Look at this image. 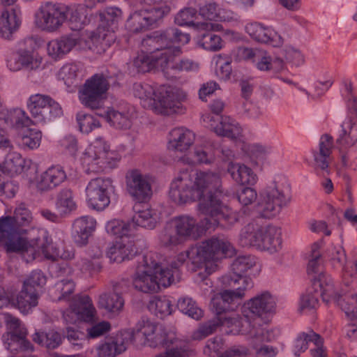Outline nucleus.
Here are the masks:
<instances>
[{
	"label": "nucleus",
	"mask_w": 357,
	"mask_h": 357,
	"mask_svg": "<svg viewBox=\"0 0 357 357\" xmlns=\"http://www.w3.org/2000/svg\"><path fill=\"white\" fill-rule=\"evenodd\" d=\"M141 207L140 203L134 206L135 213L130 222L131 227L137 226L149 229H154L157 224L155 214H153L149 208L141 209Z\"/></svg>",
	"instance_id": "ea45409f"
},
{
	"label": "nucleus",
	"mask_w": 357,
	"mask_h": 357,
	"mask_svg": "<svg viewBox=\"0 0 357 357\" xmlns=\"http://www.w3.org/2000/svg\"><path fill=\"white\" fill-rule=\"evenodd\" d=\"M105 118L110 126L119 130H126L131 127L132 121L128 111H119L114 108L109 109Z\"/></svg>",
	"instance_id": "a18cd8bd"
},
{
	"label": "nucleus",
	"mask_w": 357,
	"mask_h": 357,
	"mask_svg": "<svg viewBox=\"0 0 357 357\" xmlns=\"http://www.w3.org/2000/svg\"><path fill=\"white\" fill-rule=\"evenodd\" d=\"M337 305L340 307L351 321L357 319V294L344 291Z\"/></svg>",
	"instance_id": "864d4df0"
},
{
	"label": "nucleus",
	"mask_w": 357,
	"mask_h": 357,
	"mask_svg": "<svg viewBox=\"0 0 357 357\" xmlns=\"http://www.w3.org/2000/svg\"><path fill=\"white\" fill-rule=\"evenodd\" d=\"M244 296L243 289L241 288H237L236 291L223 290L217 294L211 300V305L216 318L235 311L241 305Z\"/></svg>",
	"instance_id": "aec40b11"
},
{
	"label": "nucleus",
	"mask_w": 357,
	"mask_h": 357,
	"mask_svg": "<svg viewBox=\"0 0 357 357\" xmlns=\"http://www.w3.org/2000/svg\"><path fill=\"white\" fill-rule=\"evenodd\" d=\"M21 24L16 10L3 11L0 17V36L10 40Z\"/></svg>",
	"instance_id": "58836bf2"
},
{
	"label": "nucleus",
	"mask_w": 357,
	"mask_h": 357,
	"mask_svg": "<svg viewBox=\"0 0 357 357\" xmlns=\"http://www.w3.org/2000/svg\"><path fill=\"white\" fill-rule=\"evenodd\" d=\"M197 14V10L191 6L185 7L181 10L175 17V22L179 26L196 27L198 30H221V24L211 22H194Z\"/></svg>",
	"instance_id": "c85d7f7f"
},
{
	"label": "nucleus",
	"mask_w": 357,
	"mask_h": 357,
	"mask_svg": "<svg viewBox=\"0 0 357 357\" xmlns=\"http://www.w3.org/2000/svg\"><path fill=\"white\" fill-rule=\"evenodd\" d=\"M282 231L280 227L272 225L263 226V232L258 244L259 250L273 254L282 249Z\"/></svg>",
	"instance_id": "bb28decb"
},
{
	"label": "nucleus",
	"mask_w": 357,
	"mask_h": 357,
	"mask_svg": "<svg viewBox=\"0 0 357 357\" xmlns=\"http://www.w3.org/2000/svg\"><path fill=\"white\" fill-rule=\"evenodd\" d=\"M68 26L73 31H80L89 23L86 9L84 6H68Z\"/></svg>",
	"instance_id": "49530a36"
},
{
	"label": "nucleus",
	"mask_w": 357,
	"mask_h": 357,
	"mask_svg": "<svg viewBox=\"0 0 357 357\" xmlns=\"http://www.w3.org/2000/svg\"><path fill=\"white\" fill-rule=\"evenodd\" d=\"M33 221L32 213L24 203L15 208L13 216H6L1 219L0 228H4L6 231V237L14 244H19V249L11 252L28 251L29 248H35L36 241L31 243L27 238L23 236L26 229L22 228L31 225Z\"/></svg>",
	"instance_id": "20e7f679"
},
{
	"label": "nucleus",
	"mask_w": 357,
	"mask_h": 357,
	"mask_svg": "<svg viewBox=\"0 0 357 357\" xmlns=\"http://www.w3.org/2000/svg\"><path fill=\"white\" fill-rule=\"evenodd\" d=\"M172 222L183 241L188 238L197 239L202 232L196 220L187 215L174 217Z\"/></svg>",
	"instance_id": "7c9ffc66"
},
{
	"label": "nucleus",
	"mask_w": 357,
	"mask_h": 357,
	"mask_svg": "<svg viewBox=\"0 0 357 357\" xmlns=\"http://www.w3.org/2000/svg\"><path fill=\"white\" fill-rule=\"evenodd\" d=\"M56 208L61 214H67L76 208L73 192L69 188H63L56 196Z\"/></svg>",
	"instance_id": "4d7b16f0"
},
{
	"label": "nucleus",
	"mask_w": 357,
	"mask_h": 357,
	"mask_svg": "<svg viewBox=\"0 0 357 357\" xmlns=\"http://www.w3.org/2000/svg\"><path fill=\"white\" fill-rule=\"evenodd\" d=\"M41 59L34 58L33 52L27 50H19L7 60V66L11 71L25 69L29 71L40 68Z\"/></svg>",
	"instance_id": "393cba45"
},
{
	"label": "nucleus",
	"mask_w": 357,
	"mask_h": 357,
	"mask_svg": "<svg viewBox=\"0 0 357 357\" xmlns=\"http://www.w3.org/2000/svg\"><path fill=\"white\" fill-rule=\"evenodd\" d=\"M263 232V225L254 220L246 225L241 230L238 241L243 247H255L258 249L260 238Z\"/></svg>",
	"instance_id": "c9c22d12"
},
{
	"label": "nucleus",
	"mask_w": 357,
	"mask_h": 357,
	"mask_svg": "<svg viewBox=\"0 0 357 357\" xmlns=\"http://www.w3.org/2000/svg\"><path fill=\"white\" fill-rule=\"evenodd\" d=\"M79 67L75 63H67L59 70L57 77L63 81L65 84L70 86L77 80Z\"/></svg>",
	"instance_id": "774afa93"
},
{
	"label": "nucleus",
	"mask_w": 357,
	"mask_h": 357,
	"mask_svg": "<svg viewBox=\"0 0 357 357\" xmlns=\"http://www.w3.org/2000/svg\"><path fill=\"white\" fill-rule=\"evenodd\" d=\"M126 349V345L121 339L107 340L96 349L98 357H116Z\"/></svg>",
	"instance_id": "3c124183"
},
{
	"label": "nucleus",
	"mask_w": 357,
	"mask_h": 357,
	"mask_svg": "<svg viewBox=\"0 0 357 357\" xmlns=\"http://www.w3.org/2000/svg\"><path fill=\"white\" fill-rule=\"evenodd\" d=\"M173 274L165 271L150 253L142 257L132 276L134 288L144 293H155L160 287H167L172 284Z\"/></svg>",
	"instance_id": "7ed1b4c3"
},
{
	"label": "nucleus",
	"mask_w": 357,
	"mask_h": 357,
	"mask_svg": "<svg viewBox=\"0 0 357 357\" xmlns=\"http://www.w3.org/2000/svg\"><path fill=\"white\" fill-rule=\"evenodd\" d=\"M109 83L102 73H96L86 79L79 90L80 102L91 109L100 108L106 99Z\"/></svg>",
	"instance_id": "9d476101"
},
{
	"label": "nucleus",
	"mask_w": 357,
	"mask_h": 357,
	"mask_svg": "<svg viewBox=\"0 0 357 357\" xmlns=\"http://www.w3.org/2000/svg\"><path fill=\"white\" fill-rule=\"evenodd\" d=\"M317 342L320 344V335L312 330L308 332H303L296 337L294 342V352L296 356H299L301 353L304 352L308 347L309 342Z\"/></svg>",
	"instance_id": "680f3d73"
},
{
	"label": "nucleus",
	"mask_w": 357,
	"mask_h": 357,
	"mask_svg": "<svg viewBox=\"0 0 357 357\" xmlns=\"http://www.w3.org/2000/svg\"><path fill=\"white\" fill-rule=\"evenodd\" d=\"M35 249L40 250L45 257L51 260H56L60 257L64 260H70L74 258L73 249H63L61 252L55 248L52 244V238L47 231H43L36 238Z\"/></svg>",
	"instance_id": "5701e85b"
},
{
	"label": "nucleus",
	"mask_w": 357,
	"mask_h": 357,
	"mask_svg": "<svg viewBox=\"0 0 357 357\" xmlns=\"http://www.w3.org/2000/svg\"><path fill=\"white\" fill-rule=\"evenodd\" d=\"M77 43L78 38L74 36H66L59 39L52 40L47 44L48 54L52 59H60L70 52Z\"/></svg>",
	"instance_id": "f704fd0d"
},
{
	"label": "nucleus",
	"mask_w": 357,
	"mask_h": 357,
	"mask_svg": "<svg viewBox=\"0 0 357 357\" xmlns=\"http://www.w3.org/2000/svg\"><path fill=\"white\" fill-rule=\"evenodd\" d=\"M26 105L33 124L44 125L63 114L60 105L47 95H31Z\"/></svg>",
	"instance_id": "1a4fd4ad"
},
{
	"label": "nucleus",
	"mask_w": 357,
	"mask_h": 357,
	"mask_svg": "<svg viewBox=\"0 0 357 357\" xmlns=\"http://www.w3.org/2000/svg\"><path fill=\"white\" fill-rule=\"evenodd\" d=\"M218 319L220 326L227 328L225 330L227 334L247 335L250 332V321L249 318L244 316L241 317L237 314L232 313L225 314L224 317H220Z\"/></svg>",
	"instance_id": "72a5a7b5"
},
{
	"label": "nucleus",
	"mask_w": 357,
	"mask_h": 357,
	"mask_svg": "<svg viewBox=\"0 0 357 357\" xmlns=\"http://www.w3.org/2000/svg\"><path fill=\"white\" fill-rule=\"evenodd\" d=\"M276 299L268 291L262 292L244 303L241 312L244 317H261L275 312Z\"/></svg>",
	"instance_id": "6ab92c4d"
},
{
	"label": "nucleus",
	"mask_w": 357,
	"mask_h": 357,
	"mask_svg": "<svg viewBox=\"0 0 357 357\" xmlns=\"http://www.w3.org/2000/svg\"><path fill=\"white\" fill-rule=\"evenodd\" d=\"M7 332L3 334L2 340L6 349L11 351L33 350V346L26 339L27 331L22 321L9 313L3 314Z\"/></svg>",
	"instance_id": "ddd939ff"
},
{
	"label": "nucleus",
	"mask_w": 357,
	"mask_h": 357,
	"mask_svg": "<svg viewBox=\"0 0 357 357\" xmlns=\"http://www.w3.org/2000/svg\"><path fill=\"white\" fill-rule=\"evenodd\" d=\"M38 298L37 292L31 291L23 287L17 294L13 303L22 314H27L38 305Z\"/></svg>",
	"instance_id": "79ce46f5"
},
{
	"label": "nucleus",
	"mask_w": 357,
	"mask_h": 357,
	"mask_svg": "<svg viewBox=\"0 0 357 357\" xmlns=\"http://www.w3.org/2000/svg\"><path fill=\"white\" fill-rule=\"evenodd\" d=\"M177 307L181 312L195 320L200 319L204 314L203 310L190 297L179 298L177 302Z\"/></svg>",
	"instance_id": "bf43d9fd"
},
{
	"label": "nucleus",
	"mask_w": 357,
	"mask_h": 357,
	"mask_svg": "<svg viewBox=\"0 0 357 357\" xmlns=\"http://www.w3.org/2000/svg\"><path fill=\"white\" fill-rule=\"evenodd\" d=\"M96 308L88 295H77L73 298L70 308L63 313L66 324H76L77 321L88 323L96 321Z\"/></svg>",
	"instance_id": "a211bd4d"
},
{
	"label": "nucleus",
	"mask_w": 357,
	"mask_h": 357,
	"mask_svg": "<svg viewBox=\"0 0 357 357\" xmlns=\"http://www.w3.org/2000/svg\"><path fill=\"white\" fill-rule=\"evenodd\" d=\"M75 283L70 279L58 281L50 290V294L54 301L68 300L75 289Z\"/></svg>",
	"instance_id": "603ef678"
},
{
	"label": "nucleus",
	"mask_w": 357,
	"mask_h": 357,
	"mask_svg": "<svg viewBox=\"0 0 357 357\" xmlns=\"http://www.w3.org/2000/svg\"><path fill=\"white\" fill-rule=\"evenodd\" d=\"M149 309L160 319L169 315L172 311V302L165 296L156 297L150 302Z\"/></svg>",
	"instance_id": "69168bd1"
},
{
	"label": "nucleus",
	"mask_w": 357,
	"mask_h": 357,
	"mask_svg": "<svg viewBox=\"0 0 357 357\" xmlns=\"http://www.w3.org/2000/svg\"><path fill=\"white\" fill-rule=\"evenodd\" d=\"M220 281L224 287L233 289H229L230 291H236L237 288H241L242 290L243 289L244 294L247 289L252 288L254 285L252 280L250 277L239 275L234 273V271L232 273L223 275Z\"/></svg>",
	"instance_id": "de8ad7c7"
},
{
	"label": "nucleus",
	"mask_w": 357,
	"mask_h": 357,
	"mask_svg": "<svg viewBox=\"0 0 357 357\" xmlns=\"http://www.w3.org/2000/svg\"><path fill=\"white\" fill-rule=\"evenodd\" d=\"M85 192L88 204L97 211L106 208L112 197L116 196L115 186L109 178L98 177L91 179L86 187Z\"/></svg>",
	"instance_id": "f8f14e48"
},
{
	"label": "nucleus",
	"mask_w": 357,
	"mask_h": 357,
	"mask_svg": "<svg viewBox=\"0 0 357 357\" xmlns=\"http://www.w3.org/2000/svg\"><path fill=\"white\" fill-rule=\"evenodd\" d=\"M312 285L316 291L317 288H319V294L323 301L326 303L333 301L337 305L342 298V294L345 291L344 290L338 291L335 288L331 277L324 272L320 273L317 277H314Z\"/></svg>",
	"instance_id": "b1692460"
},
{
	"label": "nucleus",
	"mask_w": 357,
	"mask_h": 357,
	"mask_svg": "<svg viewBox=\"0 0 357 357\" xmlns=\"http://www.w3.org/2000/svg\"><path fill=\"white\" fill-rule=\"evenodd\" d=\"M159 60L158 55L151 54L144 49L133 60L132 66L138 73H144L154 68Z\"/></svg>",
	"instance_id": "5fc2aeb1"
},
{
	"label": "nucleus",
	"mask_w": 357,
	"mask_h": 357,
	"mask_svg": "<svg viewBox=\"0 0 357 357\" xmlns=\"http://www.w3.org/2000/svg\"><path fill=\"white\" fill-rule=\"evenodd\" d=\"M195 139V133L184 127L175 128L169 132L168 149L183 152L188 150Z\"/></svg>",
	"instance_id": "2f4dec72"
},
{
	"label": "nucleus",
	"mask_w": 357,
	"mask_h": 357,
	"mask_svg": "<svg viewBox=\"0 0 357 357\" xmlns=\"http://www.w3.org/2000/svg\"><path fill=\"white\" fill-rule=\"evenodd\" d=\"M68 6L46 2L40 8L38 24L44 30L52 32L56 31L68 18Z\"/></svg>",
	"instance_id": "f3484780"
},
{
	"label": "nucleus",
	"mask_w": 357,
	"mask_h": 357,
	"mask_svg": "<svg viewBox=\"0 0 357 357\" xmlns=\"http://www.w3.org/2000/svg\"><path fill=\"white\" fill-rule=\"evenodd\" d=\"M5 113L4 116L0 119V127L20 128L33 124L32 119L20 109L13 110L6 109Z\"/></svg>",
	"instance_id": "4c0bfd02"
},
{
	"label": "nucleus",
	"mask_w": 357,
	"mask_h": 357,
	"mask_svg": "<svg viewBox=\"0 0 357 357\" xmlns=\"http://www.w3.org/2000/svg\"><path fill=\"white\" fill-rule=\"evenodd\" d=\"M205 31L199 35V44L205 50L209 51H218L223 45L221 37L212 32L213 30H199Z\"/></svg>",
	"instance_id": "052dcab7"
},
{
	"label": "nucleus",
	"mask_w": 357,
	"mask_h": 357,
	"mask_svg": "<svg viewBox=\"0 0 357 357\" xmlns=\"http://www.w3.org/2000/svg\"><path fill=\"white\" fill-rule=\"evenodd\" d=\"M159 240L160 243L165 247L177 245L183 241L172 222L167 224L161 231L159 234Z\"/></svg>",
	"instance_id": "0e129e2a"
},
{
	"label": "nucleus",
	"mask_w": 357,
	"mask_h": 357,
	"mask_svg": "<svg viewBox=\"0 0 357 357\" xmlns=\"http://www.w3.org/2000/svg\"><path fill=\"white\" fill-rule=\"evenodd\" d=\"M227 172L240 185H254L257 182V175L251 168L243 164L230 162L227 166Z\"/></svg>",
	"instance_id": "e433bc0d"
},
{
	"label": "nucleus",
	"mask_w": 357,
	"mask_h": 357,
	"mask_svg": "<svg viewBox=\"0 0 357 357\" xmlns=\"http://www.w3.org/2000/svg\"><path fill=\"white\" fill-rule=\"evenodd\" d=\"M192 170L180 172L171 183L169 195L176 204H184L190 202L199 201Z\"/></svg>",
	"instance_id": "4468645a"
},
{
	"label": "nucleus",
	"mask_w": 357,
	"mask_h": 357,
	"mask_svg": "<svg viewBox=\"0 0 357 357\" xmlns=\"http://www.w3.org/2000/svg\"><path fill=\"white\" fill-rule=\"evenodd\" d=\"M290 188L287 183L273 181L259 193L257 208L265 218L275 217L290 202Z\"/></svg>",
	"instance_id": "423d86ee"
},
{
	"label": "nucleus",
	"mask_w": 357,
	"mask_h": 357,
	"mask_svg": "<svg viewBox=\"0 0 357 357\" xmlns=\"http://www.w3.org/2000/svg\"><path fill=\"white\" fill-rule=\"evenodd\" d=\"M67 178L63 168L60 165H52L38 174L36 178V188L39 192L53 190Z\"/></svg>",
	"instance_id": "4be33fe9"
},
{
	"label": "nucleus",
	"mask_w": 357,
	"mask_h": 357,
	"mask_svg": "<svg viewBox=\"0 0 357 357\" xmlns=\"http://www.w3.org/2000/svg\"><path fill=\"white\" fill-rule=\"evenodd\" d=\"M247 335H249L252 339L253 347L259 346L264 342H271L275 339L273 331L261 326L256 327L251 325L250 332L248 333Z\"/></svg>",
	"instance_id": "13d9d810"
},
{
	"label": "nucleus",
	"mask_w": 357,
	"mask_h": 357,
	"mask_svg": "<svg viewBox=\"0 0 357 357\" xmlns=\"http://www.w3.org/2000/svg\"><path fill=\"white\" fill-rule=\"evenodd\" d=\"M143 3L160 5L150 9H144L150 29L158 27L171 11L172 0H143Z\"/></svg>",
	"instance_id": "c756f323"
},
{
	"label": "nucleus",
	"mask_w": 357,
	"mask_h": 357,
	"mask_svg": "<svg viewBox=\"0 0 357 357\" xmlns=\"http://www.w3.org/2000/svg\"><path fill=\"white\" fill-rule=\"evenodd\" d=\"M126 26L130 31L133 33L144 31L150 29L144 9L130 13L127 19Z\"/></svg>",
	"instance_id": "6e6d98bb"
},
{
	"label": "nucleus",
	"mask_w": 357,
	"mask_h": 357,
	"mask_svg": "<svg viewBox=\"0 0 357 357\" xmlns=\"http://www.w3.org/2000/svg\"><path fill=\"white\" fill-rule=\"evenodd\" d=\"M135 252L132 243L124 244L121 242H116L107 250V256L111 261L121 263L125 260L130 259Z\"/></svg>",
	"instance_id": "37998d69"
},
{
	"label": "nucleus",
	"mask_w": 357,
	"mask_h": 357,
	"mask_svg": "<svg viewBox=\"0 0 357 357\" xmlns=\"http://www.w3.org/2000/svg\"><path fill=\"white\" fill-rule=\"evenodd\" d=\"M105 229L109 235L122 238L130 234L132 227L130 222L114 219L107 223Z\"/></svg>",
	"instance_id": "e2e57ef3"
},
{
	"label": "nucleus",
	"mask_w": 357,
	"mask_h": 357,
	"mask_svg": "<svg viewBox=\"0 0 357 357\" xmlns=\"http://www.w3.org/2000/svg\"><path fill=\"white\" fill-rule=\"evenodd\" d=\"M233 247L224 235H215L190 248L193 264L199 268L203 264L208 268V264L216 263L232 253Z\"/></svg>",
	"instance_id": "39448f33"
},
{
	"label": "nucleus",
	"mask_w": 357,
	"mask_h": 357,
	"mask_svg": "<svg viewBox=\"0 0 357 357\" xmlns=\"http://www.w3.org/2000/svg\"><path fill=\"white\" fill-rule=\"evenodd\" d=\"M257 259L252 255H241L236 257L231 264V270L234 273L243 275V273L255 267Z\"/></svg>",
	"instance_id": "338daca9"
},
{
	"label": "nucleus",
	"mask_w": 357,
	"mask_h": 357,
	"mask_svg": "<svg viewBox=\"0 0 357 357\" xmlns=\"http://www.w3.org/2000/svg\"><path fill=\"white\" fill-rule=\"evenodd\" d=\"M119 160L117 153L110 149L108 142L102 137H97L86 149L82 162L87 171L99 172L106 165H112L113 161Z\"/></svg>",
	"instance_id": "6e6552de"
},
{
	"label": "nucleus",
	"mask_w": 357,
	"mask_h": 357,
	"mask_svg": "<svg viewBox=\"0 0 357 357\" xmlns=\"http://www.w3.org/2000/svg\"><path fill=\"white\" fill-rule=\"evenodd\" d=\"M209 199L203 200L200 205V213L210 216L205 218V230L211 229L218 224L231 226L238 220V213L222 203V199L217 198L211 204Z\"/></svg>",
	"instance_id": "9b49d317"
},
{
	"label": "nucleus",
	"mask_w": 357,
	"mask_h": 357,
	"mask_svg": "<svg viewBox=\"0 0 357 357\" xmlns=\"http://www.w3.org/2000/svg\"><path fill=\"white\" fill-rule=\"evenodd\" d=\"M194 181L199 192V211L202 201L209 199L211 204L217 198L222 199L226 195L222 188V181L219 174L213 172H194Z\"/></svg>",
	"instance_id": "dca6fc26"
},
{
	"label": "nucleus",
	"mask_w": 357,
	"mask_h": 357,
	"mask_svg": "<svg viewBox=\"0 0 357 357\" xmlns=\"http://www.w3.org/2000/svg\"><path fill=\"white\" fill-rule=\"evenodd\" d=\"M142 48L150 53L157 54L159 59L167 62L172 56H178L181 49L178 46L171 45L170 37L167 36V29L163 31H156L147 36L142 41Z\"/></svg>",
	"instance_id": "2eb2a0df"
},
{
	"label": "nucleus",
	"mask_w": 357,
	"mask_h": 357,
	"mask_svg": "<svg viewBox=\"0 0 357 357\" xmlns=\"http://www.w3.org/2000/svg\"><path fill=\"white\" fill-rule=\"evenodd\" d=\"M347 115L340 125L336 139L341 165L346 169H357V98L346 99Z\"/></svg>",
	"instance_id": "f03ea898"
},
{
	"label": "nucleus",
	"mask_w": 357,
	"mask_h": 357,
	"mask_svg": "<svg viewBox=\"0 0 357 357\" xmlns=\"http://www.w3.org/2000/svg\"><path fill=\"white\" fill-rule=\"evenodd\" d=\"M126 178L128 192L134 199L139 203L149 200L152 189L146 176L137 169H132L128 172Z\"/></svg>",
	"instance_id": "412c9836"
},
{
	"label": "nucleus",
	"mask_w": 357,
	"mask_h": 357,
	"mask_svg": "<svg viewBox=\"0 0 357 357\" xmlns=\"http://www.w3.org/2000/svg\"><path fill=\"white\" fill-rule=\"evenodd\" d=\"M213 130L218 135L232 139L239 138L243 132L240 124L229 116H222L219 124L215 126Z\"/></svg>",
	"instance_id": "a19ab883"
},
{
	"label": "nucleus",
	"mask_w": 357,
	"mask_h": 357,
	"mask_svg": "<svg viewBox=\"0 0 357 357\" xmlns=\"http://www.w3.org/2000/svg\"><path fill=\"white\" fill-rule=\"evenodd\" d=\"M94 254H89L88 257L80 256L75 262V266L82 273H91L98 271L101 268L100 258L102 256V251L98 247L93 249Z\"/></svg>",
	"instance_id": "c03bdc74"
},
{
	"label": "nucleus",
	"mask_w": 357,
	"mask_h": 357,
	"mask_svg": "<svg viewBox=\"0 0 357 357\" xmlns=\"http://www.w3.org/2000/svg\"><path fill=\"white\" fill-rule=\"evenodd\" d=\"M246 32L255 40L279 47L282 45V37L271 28L265 27L259 23H252L245 26Z\"/></svg>",
	"instance_id": "cd10ccee"
},
{
	"label": "nucleus",
	"mask_w": 357,
	"mask_h": 357,
	"mask_svg": "<svg viewBox=\"0 0 357 357\" xmlns=\"http://www.w3.org/2000/svg\"><path fill=\"white\" fill-rule=\"evenodd\" d=\"M96 221L91 216H82L76 219L73 223V238L78 246L87 244L89 236L95 231Z\"/></svg>",
	"instance_id": "473e14b6"
},
{
	"label": "nucleus",
	"mask_w": 357,
	"mask_h": 357,
	"mask_svg": "<svg viewBox=\"0 0 357 357\" xmlns=\"http://www.w3.org/2000/svg\"><path fill=\"white\" fill-rule=\"evenodd\" d=\"M124 300L119 292L105 293L100 296L98 306L109 312L118 313L122 310Z\"/></svg>",
	"instance_id": "09e8293b"
},
{
	"label": "nucleus",
	"mask_w": 357,
	"mask_h": 357,
	"mask_svg": "<svg viewBox=\"0 0 357 357\" xmlns=\"http://www.w3.org/2000/svg\"><path fill=\"white\" fill-rule=\"evenodd\" d=\"M135 337L142 336L144 337V343H147L151 347L159 345L175 344L172 349L181 345H188L175 337L174 333H168L162 325H156L147 318L143 317L136 325L134 333Z\"/></svg>",
	"instance_id": "0eeeda50"
},
{
	"label": "nucleus",
	"mask_w": 357,
	"mask_h": 357,
	"mask_svg": "<svg viewBox=\"0 0 357 357\" xmlns=\"http://www.w3.org/2000/svg\"><path fill=\"white\" fill-rule=\"evenodd\" d=\"M133 93L140 99L144 108L162 115L181 112L182 102L187 98V93L179 88L166 86L155 87L145 82L135 83Z\"/></svg>",
	"instance_id": "f257e3e1"
},
{
	"label": "nucleus",
	"mask_w": 357,
	"mask_h": 357,
	"mask_svg": "<svg viewBox=\"0 0 357 357\" xmlns=\"http://www.w3.org/2000/svg\"><path fill=\"white\" fill-rule=\"evenodd\" d=\"M24 167V160L17 152L9 153L3 162L0 165L1 170L11 176L22 172Z\"/></svg>",
	"instance_id": "8fccbe9b"
},
{
	"label": "nucleus",
	"mask_w": 357,
	"mask_h": 357,
	"mask_svg": "<svg viewBox=\"0 0 357 357\" xmlns=\"http://www.w3.org/2000/svg\"><path fill=\"white\" fill-rule=\"evenodd\" d=\"M333 148V137L328 135H324L320 138L318 151L313 152L315 168L317 171H321L323 176L330 172L328 163Z\"/></svg>",
	"instance_id": "a878e982"
}]
</instances>
